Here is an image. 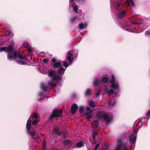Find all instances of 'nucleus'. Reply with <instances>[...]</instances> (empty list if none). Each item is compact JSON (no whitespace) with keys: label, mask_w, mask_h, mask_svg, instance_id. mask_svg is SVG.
<instances>
[{"label":"nucleus","mask_w":150,"mask_h":150,"mask_svg":"<svg viewBox=\"0 0 150 150\" xmlns=\"http://www.w3.org/2000/svg\"><path fill=\"white\" fill-rule=\"evenodd\" d=\"M18 57L21 59L26 60V58L25 56L23 55L22 54H21L20 52H19L17 54V56Z\"/></svg>","instance_id":"obj_19"},{"label":"nucleus","mask_w":150,"mask_h":150,"mask_svg":"<svg viewBox=\"0 0 150 150\" xmlns=\"http://www.w3.org/2000/svg\"><path fill=\"white\" fill-rule=\"evenodd\" d=\"M94 127H97L98 125V121L97 120L93 121L92 123Z\"/></svg>","instance_id":"obj_25"},{"label":"nucleus","mask_w":150,"mask_h":150,"mask_svg":"<svg viewBox=\"0 0 150 150\" xmlns=\"http://www.w3.org/2000/svg\"><path fill=\"white\" fill-rule=\"evenodd\" d=\"M112 119V117L111 116H109L108 114L104 113V122H106V125H108L109 123Z\"/></svg>","instance_id":"obj_6"},{"label":"nucleus","mask_w":150,"mask_h":150,"mask_svg":"<svg viewBox=\"0 0 150 150\" xmlns=\"http://www.w3.org/2000/svg\"><path fill=\"white\" fill-rule=\"evenodd\" d=\"M126 142H122L120 139H118L117 141V146L115 150H120V148H123V145L126 144Z\"/></svg>","instance_id":"obj_8"},{"label":"nucleus","mask_w":150,"mask_h":150,"mask_svg":"<svg viewBox=\"0 0 150 150\" xmlns=\"http://www.w3.org/2000/svg\"><path fill=\"white\" fill-rule=\"evenodd\" d=\"M87 24L85 23L83 24V23H81L79 24V29H83L86 28L87 26Z\"/></svg>","instance_id":"obj_20"},{"label":"nucleus","mask_w":150,"mask_h":150,"mask_svg":"<svg viewBox=\"0 0 150 150\" xmlns=\"http://www.w3.org/2000/svg\"><path fill=\"white\" fill-rule=\"evenodd\" d=\"M63 144L65 146L71 144V141L69 139H65L63 141Z\"/></svg>","instance_id":"obj_15"},{"label":"nucleus","mask_w":150,"mask_h":150,"mask_svg":"<svg viewBox=\"0 0 150 150\" xmlns=\"http://www.w3.org/2000/svg\"><path fill=\"white\" fill-rule=\"evenodd\" d=\"M92 93L91 89H88L85 92V95L87 96H90L92 95Z\"/></svg>","instance_id":"obj_21"},{"label":"nucleus","mask_w":150,"mask_h":150,"mask_svg":"<svg viewBox=\"0 0 150 150\" xmlns=\"http://www.w3.org/2000/svg\"><path fill=\"white\" fill-rule=\"evenodd\" d=\"M31 121L30 119V118L27 120L26 125V127H31Z\"/></svg>","instance_id":"obj_26"},{"label":"nucleus","mask_w":150,"mask_h":150,"mask_svg":"<svg viewBox=\"0 0 150 150\" xmlns=\"http://www.w3.org/2000/svg\"><path fill=\"white\" fill-rule=\"evenodd\" d=\"M97 133L95 130H94L92 134V139L94 141H95L96 139Z\"/></svg>","instance_id":"obj_24"},{"label":"nucleus","mask_w":150,"mask_h":150,"mask_svg":"<svg viewBox=\"0 0 150 150\" xmlns=\"http://www.w3.org/2000/svg\"><path fill=\"white\" fill-rule=\"evenodd\" d=\"M86 110H87V111L89 112H90V111L91 110V109L88 106L86 108Z\"/></svg>","instance_id":"obj_50"},{"label":"nucleus","mask_w":150,"mask_h":150,"mask_svg":"<svg viewBox=\"0 0 150 150\" xmlns=\"http://www.w3.org/2000/svg\"><path fill=\"white\" fill-rule=\"evenodd\" d=\"M121 6V3L119 2H117L115 6V8L118 9L120 10V6Z\"/></svg>","instance_id":"obj_31"},{"label":"nucleus","mask_w":150,"mask_h":150,"mask_svg":"<svg viewBox=\"0 0 150 150\" xmlns=\"http://www.w3.org/2000/svg\"><path fill=\"white\" fill-rule=\"evenodd\" d=\"M73 56L71 51H69L67 52L66 56L67 60L68 61L69 63L70 64H71L73 62Z\"/></svg>","instance_id":"obj_4"},{"label":"nucleus","mask_w":150,"mask_h":150,"mask_svg":"<svg viewBox=\"0 0 150 150\" xmlns=\"http://www.w3.org/2000/svg\"><path fill=\"white\" fill-rule=\"evenodd\" d=\"M14 45V44L13 42H11L9 46L7 47V48L6 49L7 51L9 52H12L13 50V46Z\"/></svg>","instance_id":"obj_13"},{"label":"nucleus","mask_w":150,"mask_h":150,"mask_svg":"<svg viewBox=\"0 0 150 150\" xmlns=\"http://www.w3.org/2000/svg\"><path fill=\"white\" fill-rule=\"evenodd\" d=\"M61 132H60V131H59L57 133V135L58 136H59L61 135Z\"/></svg>","instance_id":"obj_57"},{"label":"nucleus","mask_w":150,"mask_h":150,"mask_svg":"<svg viewBox=\"0 0 150 150\" xmlns=\"http://www.w3.org/2000/svg\"><path fill=\"white\" fill-rule=\"evenodd\" d=\"M129 2L131 4L132 6H134V2L132 0H129Z\"/></svg>","instance_id":"obj_49"},{"label":"nucleus","mask_w":150,"mask_h":150,"mask_svg":"<svg viewBox=\"0 0 150 150\" xmlns=\"http://www.w3.org/2000/svg\"><path fill=\"white\" fill-rule=\"evenodd\" d=\"M98 119L99 120L103 119V112L102 111L98 112L97 114Z\"/></svg>","instance_id":"obj_17"},{"label":"nucleus","mask_w":150,"mask_h":150,"mask_svg":"<svg viewBox=\"0 0 150 150\" xmlns=\"http://www.w3.org/2000/svg\"><path fill=\"white\" fill-rule=\"evenodd\" d=\"M146 34L147 35H150V31L149 30H147L146 32Z\"/></svg>","instance_id":"obj_53"},{"label":"nucleus","mask_w":150,"mask_h":150,"mask_svg":"<svg viewBox=\"0 0 150 150\" xmlns=\"http://www.w3.org/2000/svg\"><path fill=\"white\" fill-rule=\"evenodd\" d=\"M48 85L49 86H51L53 87H55L56 86V83L50 81L48 82Z\"/></svg>","instance_id":"obj_30"},{"label":"nucleus","mask_w":150,"mask_h":150,"mask_svg":"<svg viewBox=\"0 0 150 150\" xmlns=\"http://www.w3.org/2000/svg\"><path fill=\"white\" fill-rule=\"evenodd\" d=\"M108 80V78L106 77H104V83H106Z\"/></svg>","instance_id":"obj_45"},{"label":"nucleus","mask_w":150,"mask_h":150,"mask_svg":"<svg viewBox=\"0 0 150 150\" xmlns=\"http://www.w3.org/2000/svg\"><path fill=\"white\" fill-rule=\"evenodd\" d=\"M150 115V110L149 112L146 114V116L147 117L149 116Z\"/></svg>","instance_id":"obj_55"},{"label":"nucleus","mask_w":150,"mask_h":150,"mask_svg":"<svg viewBox=\"0 0 150 150\" xmlns=\"http://www.w3.org/2000/svg\"><path fill=\"white\" fill-rule=\"evenodd\" d=\"M122 146L123 147V150H128V142H126V144H123Z\"/></svg>","instance_id":"obj_28"},{"label":"nucleus","mask_w":150,"mask_h":150,"mask_svg":"<svg viewBox=\"0 0 150 150\" xmlns=\"http://www.w3.org/2000/svg\"><path fill=\"white\" fill-rule=\"evenodd\" d=\"M74 0H69V3H71L73 2Z\"/></svg>","instance_id":"obj_58"},{"label":"nucleus","mask_w":150,"mask_h":150,"mask_svg":"<svg viewBox=\"0 0 150 150\" xmlns=\"http://www.w3.org/2000/svg\"><path fill=\"white\" fill-rule=\"evenodd\" d=\"M101 82H103V77L102 76L101 79H95L93 83V85L94 86H98Z\"/></svg>","instance_id":"obj_7"},{"label":"nucleus","mask_w":150,"mask_h":150,"mask_svg":"<svg viewBox=\"0 0 150 150\" xmlns=\"http://www.w3.org/2000/svg\"><path fill=\"white\" fill-rule=\"evenodd\" d=\"M43 93H40V96H42L43 95Z\"/></svg>","instance_id":"obj_59"},{"label":"nucleus","mask_w":150,"mask_h":150,"mask_svg":"<svg viewBox=\"0 0 150 150\" xmlns=\"http://www.w3.org/2000/svg\"><path fill=\"white\" fill-rule=\"evenodd\" d=\"M100 90H98L95 94L96 96L97 97H98L100 95Z\"/></svg>","instance_id":"obj_43"},{"label":"nucleus","mask_w":150,"mask_h":150,"mask_svg":"<svg viewBox=\"0 0 150 150\" xmlns=\"http://www.w3.org/2000/svg\"><path fill=\"white\" fill-rule=\"evenodd\" d=\"M28 52L30 53H31L32 52V50L31 48H29L28 50Z\"/></svg>","instance_id":"obj_54"},{"label":"nucleus","mask_w":150,"mask_h":150,"mask_svg":"<svg viewBox=\"0 0 150 150\" xmlns=\"http://www.w3.org/2000/svg\"><path fill=\"white\" fill-rule=\"evenodd\" d=\"M119 86L117 83H114L111 84V88L113 89H116L118 88Z\"/></svg>","instance_id":"obj_22"},{"label":"nucleus","mask_w":150,"mask_h":150,"mask_svg":"<svg viewBox=\"0 0 150 150\" xmlns=\"http://www.w3.org/2000/svg\"><path fill=\"white\" fill-rule=\"evenodd\" d=\"M35 136H32V138L34 140H37L40 137L39 136L37 137H34Z\"/></svg>","instance_id":"obj_46"},{"label":"nucleus","mask_w":150,"mask_h":150,"mask_svg":"<svg viewBox=\"0 0 150 150\" xmlns=\"http://www.w3.org/2000/svg\"><path fill=\"white\" fill-rule=\"evenodd\" d=\"M41 87L42 90L45 92L47 91L48 89V87L47 86H45L44 84L42 85Z\"/></svg>","instance_id":"obj_27"},{"label":"nucleus","mask_w":150,"mask_h":150,"mask_svg":"<svg viewBox=\"0 0 150 150\" xmlns=\"http://www.w3.org/2000/svg\"><path fill=\"white\" fill-rule=\"evenodd\" d=\"M99 145L98 144H96L95 147V149H97L99 147Z\"/></svg>","instance_id":"obj_51"},{"label":"nucleus","mask_w":150,"mask_h":150,"mask_svg":"<svg viewBox=\"0 0 150 150\" xmlns=\"http://www.w3.org/2000/svg\"><path fill=\"white\" fill-rule=\"evenodd\" d=\"M70 64L69 63L68 64L66 61L63 62V65L64 67H66V68L68 67Z\"/></svg>","instance_id":"obj_39"},{"label":"nucleus","mask_w":150,"mask_h":150,"mask_svg":"<svg viewBox=\"0 0 150 150\" xmlns=\"http://www.w3.org/2000/svg\"><path fill=\"white\" fill-rule=\"evenodd\" d=\"M48 76L52 77V81H56L59 82L61 81V76L57 75V72L54 70H51L48 71Z\"/></svg>","instance_id":"obj_1"},{"label":"nucleus","mask_w":150,"mask_h":150,"mask_svg":"<svg viewBox=\"0 0 150 150\" xmlns=\"http://www.w3.org/2000/svg\"><path fill=\"white\" fill-rule=\"evenodd\" d=\"M17 63L19 64H22V65H25L27 64V63L25 62H24L23 61H18L17 60L16 61Z\"/></svg>","instance_id":"obj_33"},{"label":"nucleus","mask_w":150,"mask_h":150,"mask_svg":"<svg viewBox=\"0 0 150 150\" xmlns=\"http://www.w3.org/2000/svg\"><path fill=\"white\" fill-rule=\"evenodd\" d=\"M53 130L54 133L57 134V133L59 131V129L57 127H53Z\"/></svg>","instance_id":"obj_32"},{"label":"nucleus","mask_w":150,"mask_h":150,"mask_svg":"<svg viewBox=\"0 0 150 150\" xmlns=\"http://www.w3.org/2000/svg\"><path fill=\"white\" fill-rule=\"evenodd\" d=\"M84 110V108L83 107L81 106L79 107V111L80 114H82Z\"/></svg>","instance_id":"obj_38"},{"label":"nucleus","mask_w":150,"mask_h":150,"mask_svg":"<svg viewBox=\"0 0 150 150\" xmlns=\"http://www.w3.org/2000/svg\"><path fill=\"white\" fill-rule=\"evenodd\" d=\"M78 1H84V0H78Z\"/></svg>","instance_id":"obj_60"},{"label":"nucleus","mask_w":150,"mask_h":150,"mask_svg":"<svg viewBox=\"0 0 150 150\" xmlns=\"http://www.w3.org/2000/svg\"><path fill=\"white\" fill-rule=\"evenodd\" d=\"M7 48V47H0V51L1 52H3L5 51L6 52V50Z\"/></svg>","instance_id":"obj_40"},{"label":"nucleus","mask_w":150,"mask_h":150,"mask_svg":"<svg viewBox=\"0 0 150 150\" xmlns=\"http://www.w3.org/2000/svg\"><path fill=\"white\" fill-rule=\"evenodd\" d=\"M49 60L48 59H44L43 60V62L45 63H47Z\"/></svg>","instance_id":"obj_48"},{"label":"nucleus","mask_w":150,"mask_h":150,"mask_svg":"<svg viewBox=\"0 0 150 150\" xmlns=\"http://www.w3.org/2000/svg\"><path fill=\"white\" fill-rule=\"evenodd\" d=\"M63 135L64 136V135H65V134H63Z\"/></svg>","instance_id":"obj_63"},{"label":"nucleus","mask_w":150,"mask_h":150,"mask_svg":"<svg viewBox=\"0 0 150 150\" xmlns=\"http://www.w3.org/2000/svg\"><path fill=\"white\" fill-rule=\"evenodd\" d=\"M73 10L76 13H78V7L76 5L74 6Z\"/></svg>","instance_id":"obj_37"},{"label":"nucleus","mask_w":150,"mask_h":150,"mask_svg":"<svg viewBox=\"0 0 150 150\" xmlns=\"http://www.w3.org/2000/svg\"><path fill=\"white\" fill-rule=\"evenodd\" d=\"M115 79L114 76L112 75L111 76V79L110 81L111 84L115 83Z\"/></svg>","instance_id":"obj_29"},{"label":"nucleus","mask_w":150,"mask_h":150,"mask_svg":"<svg viewBox=\"0 0 150 150\" xmlns=\"http://www.w3.org/2000/svg\"><path fill=\"white\" fill-rule=\"evenodd\" d=\"M38 115L35 113H34L33 115V117L34 118H35L36 119H37L38 118Z\"/></svg>","instance_id":"obj_44"},{"label":"nucleus","mask_w":150,"mask_h":150,"mask_svg":"<svg viewBox=\"0 0 150 150\" xmlns=\"http://www.w3.org/2000/svg\"><path fill=\"white\" fill-rule=\"evenodd\" d=\"M78 108V106L76 104H73L71 106V113L72 114L75 113L77 110Z\"/></svg>","instance_id":"obj_10"},{"label":"nucleus","mask_w":150,"mask_h":150,"mask_svg":"<svg viewBox=\"0 0 150 150\" xmlns=\"http://www.w3.org/2000/svg\"><path fill=\"white\" fill-rule=\"evenodd\" d=\"M125 15V12L123 10H122L119 11L118 13V17L119 18L122 19Z\"/></svg>","instance_id":"obj_16"},{"label":"nucleus","mask_w":150,"mask_h":150,"mask_svg":"<svg viewBox=\"0 0 150 150\" xmlns=\"http://www.w3.org/2000/svg\"><path fill=\"white\" fill-rule=\"evenodd\" d=\"M57 61V60L54 57V58H53L52 59V63H55Z\"/></svg>","instance_id":"obj_47"},{"label":"nucleus","mask_w":150,"mask_h":150,"mask_svg":"<svg viewBox=\"0 0 150 150\" xmlns=\"http://www.w3.org/2000/svg\"><path fill=\"white\" fill-rule=\"evenodd\" d=\"M116 101L114 99H112L109 102V105L110 107H113L115 104Z\"/></svg>","instance_id":"obj_18"},{"label":"nucleus","mask_w":150,"mask_h":150,"mask_svg":"<svg viewBox=\"0 0 150 150\" xmlns=\"http://www.w3.org/2000/svg\"><path fill=\"white\" fill-rule=\"evenodd\" d=\"M27 129V133L28 134H30L31 136H35L36 132L34 130L32 131L31 130V129L32 128L31 127H26Z\"/></svg>","instance_id":"obj_12"},{"label":"nucleus","mask_w":150,"mask_h":150,"mask_svg":"<svg viewBox=\"0 0 150 150\" xmlns=\"http://www.w3.org/2000/svg\"><path fill=\"white\" fill-rule=\"evenodd\" d=\"M77 16L72 18L71 20V23H73L77 18Z\"/></svg>","instance_id":"obj_36"},{"label":"nucleus","mask_w":150,"mask_h":150,"mask_svg":"<svg viewBox=\"0 0 150 150\" xmlns=\"http://www.w3.org/2000/svg\"><path fill=\"white\" fill-rule=\"evenodd\" d=\"M38 119H36L33 121L32 124L33 125H35L38 123Z\"/></svg>","instance_id":"obj_41"},{"label":"nucleus","mask_w":150,"mask_h":150,"mask_svg":"<svg viewBox=\"0 0 150 150\" xmlns=\"http://www.w3.org/2000/svg\"><path fill=\"white\" fill-rule=\"evenodd\" d=\"M65 69H64L62 67H60L57 72V75H59L61 76V81L62 80V76L64 73Z\"/></svg>","instance_id":"obj_11"},{"label":"nucleus","mask_w":150,"mask_h":150,"mask_svg":"<svg viewBox=\"0 0 150 150\" xmlns=\"http://www.w3.org/2000/svg\"><path fill=\"white\" fill-rule=\"evenodd\" d=\"M131 23L132 24H137V25H139L140 24L139 23H138L137 22H131Z\"/></svg>","instance_id":"obj_56"},{"label":"nucleus","mask_w":150,"mask_h":150,"mask_svg":"<svg viewBox=\"0 0 150 150\" xmlns=\"http://www.w3.org/2000/svg\"><path fill=\"white\" fill-rule=\"evenodd\" d=\"M89 105L93 108H94L95 107V104L92 101H90L89 102Z\"/></svg>","instance_id":"obj_35"},{"label":"nucleus","mask_w":150,"mask_h":150,"mask_svg":"<svg viewBox=\"0 0 150 150\" xmlns=\"http://www.w3.org/2000/svg\"><path fill=\"white\" fill-rule=\"evenodd\" d=\"M107 93L109 96H111L114 93V91L112 89H110L109 90L106 89Z\"/></svg>","instance_id":"obj_23"},{"label":"nucleus","mask_w":150,"mask_h":150,"mask_svg":"<svg viewBox=\"0 0 150 150\" xmlns=\"http://www.w3.org/2000/svg\"><path fill=\"white\" fill-rule=\"evenodd\" d=\"M17 56V53L16 52H13V54L11 52H8L7 54V59L9 60H11L13 58L16 59Z\"/></svg>","instance_id":"obj_5"},{"label":"nucleus","mask_w":150,"mask_h":150,"mask_svg":"<svg viewBox=\"0 0 150 150\" xmlns=\"http://www.w3.org/2000/svg\"><path fill=\"white\" fill-rule=\"evenodd\" d=\"M10 32L9 31H6V35H10Z\"/></svg>","instance_id":"obj_52"},{"label":"nucleus","mask_w":150,"mask_h":150,"mask_svg":"<svg viewBox=\"0 0 150 150\" xmlns=\"http://www.w3.org/2000/svg\"><path fill=\"white\" fill-rule=\"evenodd\" d=\"M62 110H60L54 109L52 111V113L50 117V119L51 120L54 117H58L62 116Z\"/></svg>","instance_id":"obj_2"},{"label":"nucleus","mask_w":150,"mask_h":150,"mask_svg":"<svg viewBox=\"0 0 150 150\" xmlns=\"http://www.w3.org/2000/svg\"><path fill=\"white\" fill-rule=\"evenodd\" d=\"M94 150H97V149H94Z\"/></svg>","instance_id":"obj_62"},{"label":"nucleus","mask_w":150,"mask_h":150,"mask_svg":"<svg viewBox=\"0 0 150 150\" xmlns=\"http://www.w3.org/2000/svg\"><path fill=\"white\" fill-rule=\"evenodd\" d=\"M94 110V109H92L90 112H85L83 115L86 117V119L87 121H89L93 116V115L91 113H92Z\"/></svg>","instance_id":"obj_9"},{"label":"nucleus","mask_w":150,"mask_h":150,"mask_svg":"<svg viewBox=\"0 0 150 150\" xmlns=\"http://www.w3.org/2000/svg\"><path fill=\"white\" fill-rule=\"evenodd\" d=\"M83 144V142L81 141L79 142L76 145V146L78 147H81L82 146V145Z\"/></svg>","instance_id":"obj_34"},{"label":"nucleus","mask_w":150,"mask_h":150,"mask_svg":"<svg viewBox=\"0 0 150 150\" xmlns=\"http://www.w3.org/2000/svg\"><path fill=\"white\" fill-rule=\"evenodd\" d=\"M51 66L54 69H56L57 68H60L62 67V66L61 65V63L60 62H56L55 63L52 64Z\"/></svg>","instance_id":"obj_14"},{"label":"nucleus","mask_w":150,"mask_h":150,"mask_svg":"<svg viewBox=\"0 0 150 150\" xmlns=\"http://www.w3.org/2000/svg\"><path fill=\"white\" fill-rule=\"evenodd\" d=\"M138 129L134 130L133 133L130 135L129 137V142L132 144H134L135 142L136 139L137 133L138 132Z\"/></svg>","instance_id":"obj_3"},{"label":"nucleus","mask_w":150,"mask_h":150,"mask_svg":"<svg viewBox=\"0 0 150 150\" xmlns=\"http://www.w3.org/2000/svg\"><path fill=\"white\" fill-rule=\"evenodd\" d=\"M101 150H103V148H101Z\"/></svg>","instance_id":"obj_61"},{"label":"nucleus","mask_w":150,"mask_h":150,"mask_svg":"<svg viewBox=\"0 0 150 150\" xmlns=\"http://www.w3.org/2000/svg\"><path fill=\"white\" fill-rule=\"evenodd\" d=\"M108 145L104 143V150H108Z\"/></svg>","instance_id":"obj_42"}]
</instances>
